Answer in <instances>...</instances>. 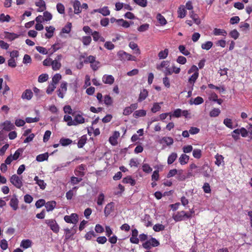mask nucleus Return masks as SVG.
<instances>
[{"instance_id":"31","label":"nucleus","mask_w":252,"mask_h":252,"mask_svg":"<svg viewBox=\"0 0 252 252\" xmlns=\"http://www.w3.org/2000/svg\"><path fill=\"white\" fill-rule=\"evenodd\" d=\"M156 18L161 26L165 25L167 24L166 20L160 13H158L157 15Z\"/></svg>"},{"instance_id":"40","label":"nucleus","mask_w":252,"mask_h":252,"mask_svg":"<svg viewBox=\"0 0 252 252\" xmlns=\"http://www.w3.org/2000/svg\"><path fill=\"white\" fill-rule=\"evenodd\" d=\"M99 13L101 14L104 16H108L110 14V11L107 6H104L100 8L99 10Z\"/></svg>"},{"instance_id":"64","label":"nucleus","mask_w":252,"mask_h":252,"mask_svg":"<svg viewBox=\"0 0 252 252\" xmlns=\"http://www.w3.org/2000/svg\"><path fill=\"white\" fill-rule=\"evenodd\" d=\"M48 75L47 74H42L40 75L38 78V81L40 83H43L47 80Z\"/></svg>"},{"instance_id":"17","label":"nucleus","mask_w":252,"mask_h":252,"mask_svg":"<svg viewBox=\"0 0 252 252\" xmlns=\"http://www.w3.org/2000/svg\"><path fill=\"white\" fill-rule=\"evenodd\" d=\"M2 125L3 126V129L7 131L15 128L14 125L9 121H5Z\"/></svg>"},{"instance_id":"13","label":"nucleus","mask_w":252,"mask_h":252,"mask_svg":"<svg viewBox=\"0 0 252 252\" xmlns=\"http://www.w3.org/2000/svg\"><path fill=\"white\" fill-rule=\"evenodd\" d=\"M73 122L75 124L74 126L83 124L85 123V119L82 115L78 114L74 116Z\"/></svg>"},{"instance_id":"11","label":"nucleus","mask_w":252,"mask_h":252,"mask_svg":"<svg viewBox=\"0 0 252 252\" xmlns=\"http://www.w3.org/2000/svg\"><path fill=\"white\" fill-rule=\"evenodd\" d=\"M114 210V203L110 202L107 204L104 208V215L107 217L110 213Z\"/></svg>"},{"instance_id":"59","label":"nucleus","mask_w":252,"mask_h":252,"mask_svg":"<svg viewBox=\"0 0 252 252\" xmlns=\"http://www.w3.org/2000/svg\"><path fill=\"white\" fill-rule=\"evenodd\" d=\"M56 7H57V11L60 14H62L64 13L65 8H64V5L62 3H57Z\"/></svg>"},{"instance_id":"12","label":"nucleus","mask_w":252,"mask_h":252,"mask_svg":"<svg viewBox=\"0 0 252 252\" xmlns=\"http://www.w3.org/2000/svg\"><path fill=\"white\" fill-rule=\"evenodd\" d=\"M35 5L38 7L37 11L38 12H43L46 10V3L43 0H38L35 2Z\"/></svg>"},{"instance_id":"9","label":"nucleus","mask_w":252,"mask_h":252,"mask_svg":"<svg viewBox=\"0 0 252 252\" xmlns=\"http://www.w3.org/2000/svg\"><path fill=\"white\" fill-rule=\"evenodd\" d=\"M19 200L15 194L12 196L10 199L9 205L14 211H16L18 208Z\"/></svg>"},{"instance_id":"46","label":"nucleus","mask_w":252,"mask_h":252,"mask_svg":"<svg viewBox=\"0 0 252 252\" xmlns=\"http://www.w3.org/2000/svg\"><path fill=\"white\" fill-rule=\"evenodd\" d=\"M72 142V140L69 138H62L60 140V144L63 146L69 145Z\"/></svg>"},{"instance_id":"32","label":"nucleus","mask_w":252,"mask_h":252,"mask_svg":"<svg viewBox=\"0 0 252 252\" xmlns=\"http://www.w3.org/2000/svg\"><path fill=\"white\" fill-rule=\"evenodd\" d=\"M177 158V154L176 153H172L168 157L167 163L170 165L172 164Z\"/></svg>"},{"instance_id":"56","label":"nucleus","mask_w":252,"mask_h":252,"mask_svg":"<svg viewBox=\"0 0 252 252\" xmlns=\"http://www.w3.org/2000/svg\"><path fill=\"white\" fill-rule=\"evenodd\" d=\"M56 88V85L51 83L49 85L47 88L46 93L49 94H51L52 92L55 90Z\"/></svg>"},{"instance_id":"55","label":"nucleus","mask_w":252,"mask_h":252,"mask_svg":"<svg viewBox=\"0 0 252 252\" xmlns=\"http://www.w3.org/2000/svg\"><path fill=\"white\" fill-rule=\"evenodd\" d=\"M165 226L164 225L161 224H156L153 226V229L156 232H159L160 231H162L164 230Z\"/></svg>"},{"instance_id":"21","label":"nucleus","mask_w":252,"mask_h":252,"mask_svg":"<svg viewBox=\"0 0 252 252\" xmlns=\"http://www.w3.org/2000/svg\"><path fill=\"white\" fill-rule=\"evenodd\" d=\"M45 30L47 33L45 34V36L47 38H50L53 36V33L55 31V28L52 26L46 27Z\"/></svg>"},{"instance_id":"48","label":"nucleus","mask_w":252,"mask_h":252,"mask_svg":"<svg viewBox=\"0 0 252 252\" xmlns=\"http://www.w3.org/2000/svg\"><path fill=\"white\" fill-rule=\"evenodd\" d=\"M64 121L67 122V125L69 126H74L73 120H72V117L69 115H64L63 117Z\"/></svg>"},{"instance_id":"57","label":"nucleus","mask_w":252,"mask_h":252,"mask_svg":"<svg viewBox=\"0 0 252 252\" xmlns=\"http://www.w3.org/2000/svg\"><path fill=\"white\" fill-rule=\"evenodd\" d=\"M82 178H78L74 176H72L70 178V183L71 185H74L78 184L81 181H82Z\"/></svg>"},{"instance_id":"61","label":"nucleus","mask_w":252,"mask_h":252,"mask_svg":"<svg viewBox=\"0 0 252 252\" xmlns=\"http://www.w3.org/2000/svg\"><path fill=\"white\" fill-rule=\"evenodd\" d=\"M223 124L229 128H233L232 120L229 118H226L223 120Z\"/></svg>"},{"instance_id":"19","label":"nucleus","mask_w":252,"mask_h":252,"mask_svg":"<svg viewBox=\"0 0 252 252\" xmlns=\"http://www.w3.org/2000/svg\"><path fill=\"white\" fill-rule=\"evenodd\" d=\"M148 95V92L146 89H143L140 93L137 101L139 102H142L147 98Z\"/></svg>"},{"instance_id":"22","label":"nucleus","mask_w":252,"mask_h":252,"mask_svg":"<svg viewBox=\"0 0 252 252\" xmlns=\"http://www.w3.org/2000/svg\"><path fill=\"white\" fill-rule=\"evenodd\" d=\"M56 206V202L55 201H48L45 203V207L48 212L52 211Z\"/></svg>"},{"instance_id":"14","label":"nucleus","mask_w":252,"mask_h":252,"mask_svg":"<svg viewBox=\"0 0 252 252\" xmlns=\"http://www.w3.org/2000/svg\"><path fill=\"white\" fill-rule=\"evenodd\" d=\"M102 81L105 84L112 85L114 82V78L111 75H104Z\"/></svg>"},{"instance_id":"10","label":"nucleus","mask_w":252,"mask_h":252,"mask_svg":"<svg viewBox=\"0 0 252 252\" xmlns=\"http://www.w3.org/2000/svg\"><path fill=\"white\" fill-rule=\"evenodd\" d=\"M185 211H178L173 216V219L175 221H180L185 220Z\"/></svg>"},{"instance_id":"26","label":"nucleus","mask_w":252,"mask_h":252,"mask_svg":"<svg viewBox=\"0 0 252 252\" xmlns=\"http://www.w3.org/2000/svg\"><path fill=\"white\" fill-rule=\"evenodd\" d=\"M170 64V62L168 61H163L160 64H157L156 66V68L160 71L162 70L163 68H165L166 67H169Z\"/></svg>"},{"instance_id":"37","label":"nucleus","mask_w":252,"mask_h":252,"mask_svg":"<svg viewBox=\"0 0 252 252\" xmlns=\"http://www.w3.org/2000/svg\"><path fill=\"white\" fill-rule=\"evenodd\" d=\"M168 53V49L166 48L164 50L161 51L158 53V57L159 59H164L167 57Z\"/></svg>"},{"instance_id":"33","label":"nucleus","mask_w":252,"mask_h":252,"mask_svg":"<svg viewBox=\"0 0 252 252\" xmlns=\"http://www.w3.org/2000/svg\"><path fill=\"white\" fill-rule=\"evenodd\" d=\"M213 33L215 35H222L226 36L227 34L226 32L223 29L215 28L213 31Z\"/></svg>"},{"instance_id":"6","label":"nucleus","mask_w":252,"mask_h":252,"mask_svg":"<svg viewBox=\"0 0 252 252\" xmlns=\"http://www.w3.org/2000/svg\"><path fill=\"white\" fill-rule=\"evenodd\" d=\"M202 170V173L203 176L205 177H209L210 176V173L211 169L208 164H204L201 168V169H198L195 171V173H199L200 170Z\"/></svg>"},{"instance_id":"62","label":"nucleus","mask_w":252,"mask_h":252,"mask_svg":"<svg viewBox=\"0 0 252 252\" xmlns=\"http://www.w3.org/2000/svg\"><path fill=\"white\" fill-rule=\"evenodd\" d=\"M162 140L167 146L171 145L173 143V139L171 137H164L162 138Z\"/></svg>"},{"instance_id":"2","label":"nucleus","mask_w":252,"mask_h":252,"mask_svg":"<svg viewBox=\"0 0 252 252\" xmlns=\"http://www.w3.org/2000/svg\"><path fill=\"white\" fill-rule=\"evenodd\" d=\"M118 56L121 61H136V58L124 51H120L118 52Z\"/></svg>"},{"instance_id":"47","label":"nucleus","mask_w":252,"mask_h":252,"mask_svg":"<svg viewBox=\"0 0 252 252\" xmlns=\"http://www.w3.org/2000/svg\"><path fill=\"white\" fill-rule=\"evenodd\" d=\"M182 115V110L181 109H176L174 110L173 114H170V119H171L172 117H174L176 118L180 117Z\"/></svg>"},{"instance_id":"44","label":"nucleus","mask_w":252,"mask_h":252,"mask_svg":"<svg viewBox=\"0 0 252 252\" xmlns=\"http://www.w3.org/2000/svg\"><path fill=\"white\" fill-rule=\"evenodd\" d=\"M213 45V43L212 41H207L204 43L202 44L201 45V48L203 49L209 50L210 49H211Z\"/></svg>"},{"instance_id":"18","label":"nucleus","mask_w":252,"mask_h":252,"mask_svg":"<svg viewBox=\"0 0 252 252\" xmlns=\"http://www.w3.org/2000/svg\"><path fill=\"white\" fill-rule=\"evenodd\" d=\"M178 17L180 18H184L187 14V10L184 5H181L178 8Z\"/></svg>"},{"instance_id":"60","label":"nucleus","mask_w":252,"mask_h":252,"mask_svg":"<svg viewBox=\"0 0 252 252\" xmlns=\"http://www.w3.org/2000/svg\"><path fill=\"white\" fill-rule=\"evenodd\" d=\"M129 165L131 167H137L139 165V162L138 161V159L136 158H131L129 161Z\"/></svg>"},{"instance_id":"4","label":"nucleus","mask_w":252,"mask_h":252,"mask_svg":"<svg viewBox=\"0 0 252 252\" xmlns=\"http://www.w3.org/2000/svg\"><path fill=\"white\" fill-rule=\"evenodd\" d=\"M10 182L17 188L20 189L23 186L21 179L16 174L13 175L10 179Z\"/></svg>"},{"instance_id":"50","label":"nucleus","mask_w":252,"mask_h":252,"mask_svg":"<svg viewBox=\"0 0 252 252\" xmlns=\"http://www.w3.org/2000/svg\"><path fill=\"white\" fill-rule=\"evenodd\" d=\"M192 73H193V74L199 75L198 68L195 65H192L191 67H190V68L188 71V74H191Z\"/></svg>"},{"instance_id":"23","label":"nucleus","mask_w":252,"mask_h":252,"mask_svg":"<svg viewBox=\"0 0 252 252\" xmlns=\"http://www.w3.org/2000/svg\"><path fill=\"white\" fill-rule=\"evenodd\" d=\"M176 179L180 181H185L186 179V176L184 173V170L182 169L177 170Z\"/></svg>"},{"instance_id":"43","label":"nucleus","mask_w":252,"mask_h":252,"mask_svg":"<svg viewBox=\"0 0 252 252\" xmlns=\"http://www.w3.org/2000/svg\"><path fill=\"white\" fill-rule=\"evenodd\" d=\"M179 50L180 52L185 56H189L190 55V52L187 50L185 46L184 45H180L178 47Z\"/></svg>"},{"instance_id":"8","label":"nucleus","mask_w":252,"mask_h":252,"mask_svg":"<svg viewBox=\"0 0 252 252\" xmlns=\"http://www.w3.org/2000/svg\"><path fill=\"white\" fill-rule=\"evenodd\" d=\"M137 108L138 104L137 103L131 104L129 106L126 107L124 109L123 114L125 116H128L132 113V112Z\"/></svg>"},{"instance_id":"45","label":"nucleus","mask_w":252,"mask_h":252,"mask_svg":"<svg viewBox=\"0 0 252 252\" xmlns=\"http://www.w3.org/2000/svg\"><path fill=\"white\" fill-rule=\"evenodd\" d=\"M104 103L107 106H110L113 103V99L109 95H106L104 97Z\"/></svg>"},{"instance_id":"58","label":"nucleus","mask_w":252,"mask_h":252,"mask_svg":"<svg viewBox=\"0 0 252 252\" xmlns=\"http://www.w3.org/2000/svg\"><path fill=\"white\" fill-rule=\"evenodd\" d=\"M100 64V63L99 61L95 60L93 63H91V67L94 71H96L98 69Z\"/></svg>"},{"instance_id":"28","label":"nucleus","mask_w":252,"mask_h":252,"mask_svg":"<svg viewBox=\"0 0 252 252\" xmlns=\"http://www.w3.org/2000/svg\"><path fill=\"white\" fill-rule=\"evenodd\" d=\"M123 183L124 184H129L131 186H134L136 184L135 180L133 179L130 176L123 178Z\"/></svg>"},{"instance_id":"5","label":"nucleus","mask_w":252,"mask_h":252,"mask_svg":"<svg viewBox=\"0 0 252 252\" xmlns=\"http://www.w3.org/2000/svg\"><path fill=\"white\" fill-rule=\"evenodd\" d=\"M64 220L67 223L76 224L78 221V216L75 213H72L70 216L66 215L64 217Z\"/></svg>"},{"instance_id":"30","label":"nucleus","mask_w":252,"mask_h":252,"mask_svg":"<svg viewBox=\"0 0 252 252\" xmlns=\"http://www.w3.org/2000/svg\"><path fill=\"white\" fill-rule=\"evenodd\" d=\"M118 21L117 25L119 26H122L125 28H128L130 27V23L123 19H119Z\"/></svg>"},{"instance_id":"34","label":"nucleus","mask_w":252,"mask_h":252,"mask_svg":"<svg viewBox=\"0 0 252 252\" xmlns=\"http://www.w3.org/2000/svg\"><path fill=\"white\" fill-rule=\"evenodd\" d=\"M51 65L52 69L56 71L60 69L62 64L60 62H57V60H52L51 62Z\"/></svg>"},{"instance_id":"51","label":"nucleus","mask_w":252,"mask_h":252,"mask_svg":"<svg viewBox=\"0 0 252 252\" xmlns=\"http://www.w3.org/2000/svg\"><path fill=\"white\" fill-rule=\"evenodd\" d=\"M215 158L216 159L215 164L218 166H220L221 164L222 161H223L224 158L222 155L217 154L215 156Z\"/></svg>"},{"instance_id":"29","label":"nucleus","mask_w":252,"mask_h":252,"mask_svg":"<svg viewBox=\"0 0 252 252\" xmlns=\"http://www.w3.org/2000/svg\"><path fill=\"white\" fill-rule=\"evenodd\" d=\"M199 75L192 74L188 79L189 86H194V84L198 78Z\"/></svg>"},{"instance_id":"15","label":"nucleus","mask_w":252,"mask_h":252,"mask_svg":"<svg viewBox=\"0 0 252 252\" xmlns=\"http://www.w3.org/2000/svg\"><path fill=\"white\" fill-rule=\"evenodd\" d=\"M74 8V13L78 14L81 12V3L78 0H75L73 4Z\"/></svg>"},{"instance_id":"27","label":"nucleus","mask_w":252,"mask_h":252,"mask_svg":"<svg viewBox=\"0 0 252 252\" xmlns=\"http://www.w3.org/2000/svg\"><path fill=\"white\" fill-rule=\"evenodd\" d=\"M147 112L146 110L141 109L135 111L133 113V117L135 118L138 117H144L146 115Z\"/></svg>"},{"instance_id":"52","label":"nucleus","mask_w":252,"mask_h":252,"mask_svg":"<svg viewBox=\"0 0 252 252\" xmlns=\"http://www.w3.org/2000/svg\"><path fill=\"white\" fill-rule=\"evenodd\" d=\"M23 149L22 148L18 149L15 152L13 156H12L14 160H17L20 157V156L23 153Z\"/></svg>"},{"instance_id":"63","label":"nucleus","mask_w":252,"mask_h":252,"mask_svg":"<svg viewBox=\"0 0 252 252\" xmlns=\"http://www.w3.org/2000/svg\"><path fill=\"white\" fill-rule=\"evenodd\" d=\"M149 28V24H144L137 28V30L140 32H144L147 31Z\"/></svg>"},{"instance_id":"42","label":"nucleus","mask_w":252,"mask_h":252,"mask_svg":"<svg viewBox=\"0 0 252 252\" xmlns=\"http://www.w3.org/2000/svg\"><path fill=\"white\" fill-rule=\"evenodd\" d=\"M92 38L90 36H84L82 38V42L84 45L88 46L90 44Z\"/></svg>"},{"instance_id":"49","label":"nucleus","mask_w":252,"mask_h":252,"mask_svg":"<svg viewBox=\"0 0 252 252\" xmlns=\"http://www.w3.org/2000/svg\"><path fill=\"white\" fill-rule=\"evenodd\" d=\"M61 75L59 73H57L55 75H54L53 77L52 83L56 85L60 81V80L61 79Z\"/></svg>"},{"instance_id":"38","label":"nucleus","mask_w":252,"mask_h":252,"mask_svg":"<svg viewBox=\"0 0 252 252\" xmlns=\"http://www.w3.org/2000/svg\"><path fill=\"white\" fill-rule=\"evenodd\" d=\"M192 156L195 158H197V159L200 158L202 157L201 150L199 149H194L192 152Z\"/></svg>"},{"instance_id":"1","label":"nucleus","mask_w":252,"mask_h":252,"mask_svg":"<svg viewBox=\"0 0 252 252\" xmlns=\"http://www.w3.org/2000/svg\"><path fill=\"white\" fill-rule=\"evenodd\" d=\"M241 134V136L243 137H246L248 134V130H247L245 128L242 127L240 129H236L232 132V137L237 140L239 138V135Z\"/></svg>"},{"instance_id":"41","label":"nucleus","mask_w":252,"mask_h":252,"mask_svg":"<svg viewBox=\"0 0 252 252\" xmlns=\"http://www.w3.org/2000/svg\"><path fill=\"white\" fill-rule=\"evenodd\" d=\"M203 101L204 100L202 97L200 96H197L193 99V101L192 99H191L190 100V103L191 104H194L195 105H199L202 103Z\"/></svg>"},{"instance_id":"3","label":"nucleus","mask_w":252,"mask_h":252,"mask_svg":"<svg viewBox=\"0 0 252 252\" xmlns=\"http://www.w3.org/2000/svg\"><path fill=\"white\" fill-rule=\"evenodd\" d=\"M45 223L50 227V229L55 233L60 231V226L55 220L49 219L45 220Z\"/></svg>"},{"instance_id":"35","label":"nucleus","mask_w":252,"mask_h":252,"mask_svg":"<svg viewBox=\"0 0 252 252\" xmlns=\"http://www.w3.org/2000/svg\"><path fill=\"white\" fill-rule=\"evenodd\" d=\"M32 246V241L29 239L23 240L21 243L20 246L24 249H27Z\"/></svg>"},{"instance_id":"7","label":"nucleus","mask_w":252,"mask_h":252,"mask_svg":"<svg viewBox=\"0 0 252 252\" xmlns=\"http://www.w3.org/2000/svg\"><path fill=\"white\" fill-rule=\"evenodd\" d=\"M86 165L81 164L77 167V168L74 170V174L77 177H83L85 175L84 171L86 169Z\"/></svg>"},{"instance_id":"54","label":"nucleus","mask_w":252,"mask_h":252,"mask_svg":"<svg viewBox=\"0 0 252 252\" xmlns=\"http://www.w3.org/2000/svg\"><path fill=\"white\" fill-rule=\"evenodd\" d=\"M10 16L9 15H5L4 14L2 13L0 14V22H8L10 20Z\"/></svg>"},{"instance_id":"16","label":"nucleus","mask_w":252,"mask_h":252,"mask_svg":"<svg viewBox=\"0 0 252 252\" xmlns=\"http://www.w3.org/2000/svg\"><path fill=\"white\" fill-rule=\"evenodd\" d=\"M32 96V91L30 89H27L23 93L21 97L23 99L30 100Z\"/></svg>"},{"instance_id":"53","label":"nucleus","mask_w":252,"mask_h":252,"mask_svg":"<svg viewBox=\"0 0 252 252\" xmlns=\"http://www.w3.org/2000/svg\"><path fill=\"white\" fill-rule=\"evenodd\" d=\"M220 113V111L219 108H214L210 112V116L211 117H216L218 116Z\"/></svg>"},{"instance_id":"36","label":"nucleus","mask_w":252,"mask_h":252,"mask_svg":"<svg viewBox=\"0 0 252 252\" xmlns=\"http://www.w3.org/2000/svg\"><path fill=\"white\" fill-rule=\"evenodd\" d=\"M95 59H96V58L95 56H94L92 55H90L88 57H87L86 58V59H85V60L83 62L80 63V64H81V65H83V63H86V64L88 63H93V62H94Z\"/></svg>"},{"instance_id":"39","label":"nucleus","mask_w":252,"mask_h":252,"mask_svg":"<svg viewBox=\"0 0 252 252\" xmlns=\"http://www.w3.org/2000/svg\"><path fill=\"white\" fill-rule=\"evenodd\" d=\"M48 158V153H45L42 154H40L38 155L36 158V159L37 161L39 162H42L45 160H47Z\"/></svg>"},{"instance_id":"20","label":"nucleus","mask_w":252,"mask_h":252,"mask_svg":"<svg viewBox=\"0 0 252 252\" xmlns=\"http://www.w3.org/2000/svg\"><path fill=\"white\" fill-rule=\"evenodd\" d=\"M129 47L133 50H134L135 54L137 55H140L141 51L140 49L138 48V45L134 42H130L128 45Z\"/></svg>"},{"instance_id":"24","label":"nucleus","mask_w":252,"mask_h":252,"mask_svg":"<svg viewBox=\"0 0 252 252\" xmlns=\"http://www.w3.org/2000/svg\"><path fill=\"white\" fill-rule=\"evenodd\" d=\"M189 160V156L185 154H182L179 158V161L181 165L187 164Z\"/></svg>"},{"instance_id":"25","label":"nucleus","mask_w":252,"mask_h":252,"mask_svg":"<svg viewBox=\"0 0 252 252\" xmlns=\"http://www.w3.org/2000/svg\"><path fill=\"white\" fill-rule=\"evenodd\" d=\"M190 17L193 20L194 22L197 24L199 25L201 23L200 19H199L198 16L195 14L193 11H191L189 13Z\"/></svg>"}]
</instances>
